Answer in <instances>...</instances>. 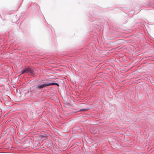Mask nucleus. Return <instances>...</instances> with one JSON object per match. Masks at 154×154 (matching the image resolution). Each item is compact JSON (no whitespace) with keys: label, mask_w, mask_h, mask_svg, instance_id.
Segmentation results:
<instances>
[{"label":"nucleus","mask_w":154,"mask_h":154,"mask_svg":"<svg viewBox=\"0 0 154 154\" xmlns=\"http://www.w3.org/2000/svg\"><path fill=\"white\" fill-rule=\"evenodd\" d=\"M87 110V109H81L80 110V111H85Z\"/></svg>","instance_id":"3"},{"label":"nucleus","mask_w":154,"mask_h":154,"mask_svg":"<svg viewBox=\"0 0 154 154\" xmlns=\"http://www.w3.org/2000/svg\"><path fill=\"white\" fill-rule=\"evenodd\" d=\"M34 71L31 69L30 68H27L25 69L22 72V74L26 73L29 75H31L34 73Z\"/></svg>","instance_id":"2"},{"label":"nucleus","mask_w":154,"mask_h":154,"mask_svg":"<svg viewBox=\"0 0 154 154\" xmlns=\"http://www.w3.org/2000/svg\"><path fill=\"white\" fill-rule=\"evenodd\" d=\"M56 85L58 86H59L58 84L55 83H45L42 85H38L36 87V88L38 89H41L47 86Z\"/></svg>","instance_id":"1"}]
</instances>
